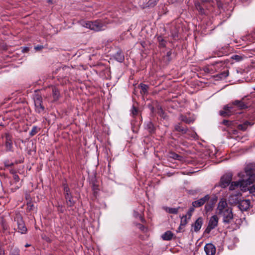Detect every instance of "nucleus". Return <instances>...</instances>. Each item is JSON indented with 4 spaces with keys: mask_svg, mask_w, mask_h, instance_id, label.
Masks as SVG:
<instances>
[{
    "mask_svg": "<svg viewBox=\"0 0 255 255\" xmlns=\"http://www.w3.org/2000/svg\"><path fill=\"white\" fill-rule=\"evenodd\" d=\"M210 198L209 195H206L200 199L192 202V205L193 207L198 208L203 206L206 202L208 201Z\"/></svg>",
    "mask_w": 255,
    "mask_h": 255,
    "instance_id": "9d476101",
    "label": "nucleus"
},
{
    "mask_svg": "<svg viewBox=\"0 0 255 255\" xmlns=\"http://www.w3.org/2000/svg\"><path fill=\"white\" fill-rule=\"evenodd\" d=\"M254 90H255V87L254 88Z\"/></svg>",
    "mask_w": 255,
    "mask_h": 255,
    "instance_id": "052dcab7",
    "label": "nucleus"
},
{
    "mask_svg": "<svg viewBox=\"0 0 255 255\" xmlns=\"http://www.w3.org/2000/svg\"><path fill=\"white\" fill-rule=\"evenodd\" d=\"M232 58L237 61H239L242 59V57L240 56L237 55H234Z\"/></svg>",
    "mask_w": 255,
    "mask_h": 255,
    "instance_id": "79ce46f5",
    "label": "nucleus"
},
{
    "mask_svg": "<svg viewBox=\"0 0 255 255\" xmlns=\"http://www.w3.org/2000/svg\"><path fill=\"white\" fill-rule=\"evenodd\" d=\"M173 234L170 231L165 232L161 236L162 239L164 241H170L172 239Z\"/></svg>",
    "mask_w": 255,
    "mask_h": 255,
    "instance_id": "f3484780",
    "label": "nucleus"
},
{
    "mask_svg": "<svg viewBox=\"0 0 255 255\" xmlns=\"http://www.w3.org/2000/svg\"><path fill=\"white\" fill-rule=\"evenodd\" d=\"M169 157L179 161L183 160V157L173 152L169 153Z\"/></svg>",
    "mask_w": 255,
    "mask_h": 255,
    "instance_id": "aec40b11",
    "label": "nucleus"
},
{
    "mask_svg": "<svg viewBox=\"0 0 255 255\" xmlns=\"http://www.w3.org/2000/svg\"><path fill=\"white\" fill-rule=\"evenodd\" d=\"M21 185L20 183H18L17 184H15V185H14V187H12L11 188V190L12 191L14 192L17 189H19L21 187Z\"/></svg>",
    "mask_w": 255,
    "mask_h": 255,
    "instance_id": "e433bc0d",
    "label": "nucleus"
},
{
    "mask_svg": "<svg viewBox=\"0 0 255 255\" xmlns=\"http://www.w3.org/2000/svg\"><path fill=\"white\" fill-rule=\"evenodd\" d=\"M249 191L250 193L253 195L255 196V184L250 188Z\"/></svg>",
    "mask_w": 255,
    "mask_h": 255,
    "instance_id": "ea45409f",
    "label": "nucleus"
},
{
    "mask_svg": "<svg viewBox=\"0 0 255 255\" xmlns=\"http://www.w3.org/2000/svg\"><path fill=\"white\" fill-rule=\"evenodd\" d=\"M13 220L17 224L16 231L21 234H26L27 230L23 220L22 215L18 212L15 213L13 217Z\"/></svg>",
    "mask_w": 255,
    "mask_h": 255,
    "instance_id": "7ed1b4c3",
    "label": "nucleus"
},
{
    "mask_svg": "<svg viewBox=\"0 0 255 255\" xmlns=\"http://www.w3.org/2000/svg\"><path fill=\"white\" fill-rule=\"evenodd\" d=\"M81 25L86 28H90L91 29V25H92V21H84L81 22Z\"/></svg>",
    "mask_w": 255,
    "mask_h": 255,
    "instance_id": "c85d7f7f",
    "label": "nucleus"
},
{
    "mask_svg": "<svg viewBox=\"0 0 255 255\" xmlns=\"http://www.w3.org/2000/svg\"><path fill=\"white\" fill-rule=\"evenodd\" d=\"M172 36L173 38H176L178 37V33L177 32L172 33Z\"/></svg>",
    "mask_w": 255,
    "mask_h": 255,
    "instance_id": "09e8293b",
    "label": "nucleus"
},
{
    "mask_svg": "<svg viewBox=\"0 0 255 255\" xmlns=\"http://www.w3.org/2000/svg\"><path fill=\"white\" fill-rule=\"evenodd\" d=\"M115 58L117 61L120 62H123L125 59L124 55L121 50L118 51L115 54Z\"/></svg>",
    "mask_w": 255,
    "mask_h": 255,
    "instance_id": "a211bd4d",
    "label": "nucleus"
},
{
    "mask_svg": "<svg viewBox=\"0 0 255 255\" xmlns=\"http://www.w3.org/2000/svg\"><path fill=\"white\" fill-rule=\"evenodd\" d=\"M232 174L229 173L224 175L221 178L220 186L222 188H226L230 183L232 180Z\"/></svg>",
    "mask_w": 255,
    "mask_h": 255,
    "instance_id": "0eeeda50",
    "label": "nucleus"
},
{
    "mask_svg": "<svg viewBox=\"0 0 255 255\" xmlns=\"http://www.w3.org/2000/svg\"><path fill=\"white\" fill-rule=\"evenodd\" d=\"M228 207V204L226 199L222 198L221 199L218 203L217 208V213L218 215H220L222 213H223L226 210L229 208Z\"/></svg>",
    "mask_w": 255,
    "mask_h": 255,
    "instance_id": "1a4fd4ad",
    "label": "nucleus"
},
{
    "mask_svg": "<svg viewBox=\"0 0 255 255\" xmlns=\"http://www.w3.org/2000/svg\"><path fill=\"white\" fill-rule=\"evenodd\" d=\"M92 25H91V30L98 31L105 29V25L103 23L99 20H96L92 21Z\"/></svg>",
    "mask_w": 255,
    "mask_h": 255,
    "instance_id": "f8f14e48",
    "label": "nucleus"
},
{
    "mask_svg": "<svg viewBox=\"0 0 255 255\" xmlns=\"http://www.w3.org/2000/svg\"><path fill=\"white\" fill-rule=\"evenodd\" d=\"M222 124L225 126H229L230 125V121L228 120H224L222 122Z\"/></svg>",
    "mask_w": 255,
    "mask_h": 255,
    "instance_id": "a18cd8bd",
    "label": "nucleus"
},
{
    "mask_svg": "<svg viewBox=\"0 0 255 255\" xmlns=\"http://www.w3.org/2000/svg\"><path fill=\"white\" fill-rule=\"evenodd\" d=\"M72 70L68 66H64L61 69H59L60 74L61 75L60 77L63 78H68L70 74L71 71Z\"/></svg>",
    "mask_w": 255,
    "mask_h": 255,
    "instance_id": "ddd939ff",
    "label": "nucleus"
},
{
    "mask_svg": "<svg viewBox=\"0 0 255 255\" xmlns=\"http://www.w3.org/2000/svg\"><path fill=\"white\" fill-rule=\"evenodd\" d=\"M157 40L160 47H165L166 46L167 42L161 36L157 37Z\"/></svg>",
    "mask_w": 255,
    "mask_h": 255,
    "instance_id": "a878e982",
    "label": "nucleus"
},
{
    "mask_svg": "<svg viewBox=\"0 0 255 255\" xmlns=\"http://www.w3.org/2000/svg\"><path fill=\"white\" fill-rule=\"evenodd\" d=\"M174 129L176 131L180 132L182 134H185L188 131L187 128L186 127L182 126L180 123L175 125Z\"/></svg>",
    "mask_w": 255,
    "mask_h": 255,
    "instance_id": "dca6fc26",
    "label": "nucleus"
},
{
    "mask_svg": "<svg viewBox=\"0 0 255 255\" xmlns=\"http://www.w3.org/2000/svg\"><path fill=\"white\" fill-rule=\"evenodd\" d=\"M188 219L187 216L185 215L182 217L181 218V225L183 226H185L187 223Z\"/></svg>",
    "mask_w": 255,
    "mask_h": 255,
    "instance_id": "f704fd0d",
    "label": "nucleus"
},
{
    "mask_svg": "<svg viewBox=\"0 0 255 255\" xmlns=\"http://www.w3.org/2000/svg\"><path fill=\"white\" fill-rule=\"evenodd\" d=\"M140 87L142 91V92H143L144 94L146 93L147 92V90L148 88V86L147 85L144 84H141L140 85Z\"/></svg>",
    "mask_w": 255,
    "mask_h": 255,
    "instance_id": "2f4dec72",
    "label": "nucleus"
},
{
    "mask_svg": "<svg viewBox=\"0 0 255 255\" xmlns=\"http://www.w3.org/2000/svg\"><path fill=\"white\" fill-rule=\"evenodd\" d=\"M194 208L195 207H193V206L192 207L190 208V209H189L188 212H187V214L186 215L187 216L188 219L189 220L190 219L191 217L192 216V213L194 211Z\"/></svg>",
    "mask_w": 255,
    "mask_h": 255,
    "instance_id": "c9c22d12",
    "label": "nucleus"
},
{
    "mask_svg": "<svg viewBox=\"0 0 255 255\" xmlns=\"http://www.w3.org/2000/svg\"><path fill=\"white\" fill-rule=\"evenodd\" d=\"M229 75V71H224L217 75L216 77L220 79H224Z\"/></svg>",
    "mask_w": 255,
    "mask_h": 255,
    "instance_id": "bb28decb",
    "label": "nucleus"
},
{
    "mask_svg": "<svg viewBox=\"0 0 255 255\" xmlns=\"http://www.w3.org/2000/svg\"><path fill=\"white\" fill-rule=\"evenodd\" d=\"M158 1V0H149L147 2L148 6L150 7L154 6L157 4Z\"/></svg>",
    "mask_w": 255,
    "mask_h": 255,
    "instance_id": "72a5a7b5",
    "label": "nucleus"
},
{
    "mask_svg": "<svg viewBox=\"0 0 255 255\" xmlns=\"http://www.w3.org/2000/svg\"><path fill=\"white\" fill-rule=\"evenodd\" d=\"M2 227L3 229V230H7V226L6 224H4V223H2Z\"/></svg>",
    "mask_w": 255,
    "mask_h": 255,
    "instance_id": "de8ad7c7",
    "label": "nucleus"
},
{
    "mask_svg": "<svg viewBox=\"0 0 255 255\" xmlns=\"http://www.w3.org/2000/svg\"><path fill=\"white\" fill-rule=\"evenodd\" d=\"M64 193L66 199H68L70 196H71L70 189L68 185L66 184H63Z\"/></svg>",
    "mask_w": 255,
    "mask_h": 255,
    "instance_id": "393cba45",
    "label": "nucleus"
},
{
    "mask_svg": "<svg viewBox=\"0 0 255 255\" xmlns=\"http://www.w3.org/2000/svg\"><path fill=\"white\" fill-rule=\"evenodd\" d=\"M219 215H221L223 217V222L224 223L229 224L233 219V214L232 213V209L229 208L226 210L223 213H222Z\"/></svg>",
    "mask_w": 255,
    "mask_h": 255,
    "instance_id": "423d86ee",
    "label": "nucleus"
},
{
    "mask_svg": "<svg viewBox=\"0 0 255 255\" xmlns=\"http://www.w3.org/2000/svg\"><path fill=\"white\" fill-rule=\"evenodd\" d=\"M248 106L243 101V100H235L231 103L225 106L223 110L220 111L219 114L223 117H228L235 114L237 109H245Z\"/></svg>",
    "mask_w": 255,
    "mask_h": 255,
    "instance_id": "f03ea898",
    "label": "nucleus"
},
{
    "mask_svg": "<svg viewBox=\"0 0 255 255\" xmlns=\"http://www.w3.org/2000/svg\"><path fill=\"white\" fill-rule=\"evenodd\" d=\"M178 209L179 208H169L168 212L169 213H171V214H177L178 211Z\"/></svg>",
    "mask_w": 255,
    "mask_h": 255,
    "instance_id": "58836bf2",
    "label": "nucleus"
},
{
    "mask_svg": "<svg viewBox=\"0 0 255 255\" xmlns=\"http://www.w3.org/2000/svg\"><path fill=\"white\" fill-rule=\"evenodd\" d=\"M30 245L28 244H26L25 245V247H30Z\"/></svg>",
    "mask_w": 255,
    "mask_h": 255,
    "instance_id": "6e6d98bb",
    "label": "nucleus"
},
{
    "mask_svg": "<svg viewBox=\"0 0 255 255\" xmlns=\"http://www.w3.org/2000/svg\"><path fill=\"white\" fill-rule=\"evenodd\" d=\"M215 201L216 200H214L207 203L205 206V210L206 212L211 211L213 209Z\"/></svg>",
    "mask_w": 255,
    "mask_h": 255,
    "instance_id": "b1692460",
    "label": "nucleus"
},
{
    "mask_svg": "<svg viewBox=\"0 0 255 255\" xmlns=\"http://www.w3.org/2000/svg\"><path fill=\"white\" fill-rule=\"evenodd\" d=\"M9 255H20L19 251L17 250H14L10 253Z\"/></svg>",
    "mask_w": 255,
    "mask_h": 255,
    "instance_id": "37998d69",
    "label": "nucleus"
},
{
    "mask_svg": "<svg viewBox=\"0 0 255 255\" xmlns=\"http://www.w3.org/2000/svg\"><path fill=\"white\" fill-rule=\"evenodd\" d=\"M5 137V146L6 151H12L13 150V143L12 138V137L8 133H6L4 134Z\"/></svg>",
    "mask_w": 255,
    "mask_h": 255,
    "instance_id": "6e6552de",
    "label": "nucleus"
},
{
    "mask_svg": "<svg viewBox=\"0 0 255 255\" xmlns=\"http://www.w3.org/2000/svg\"><path fill=\"white\" fill-rule=\"evenodd\" d=\"M13 179L14 180V181L11 183V186H13L14 185V184H17V183H19V176L17 174H14V175H13Z\"/></svg>",
    "mask_w": 255,
    "mask_h": 255,
    "instance_id": "7c9ffc66",
    "label": "nucleus"
},
{
    "mask_svg": "<svg viewBox=\"0 0 255 255\" xmlns=\"http://www.w3.org/2000/svg\"><path fill=\"white\" fill-rule=\"evenodd\" d=\"M52 96L54 101L59 99L60 94L59 90L55 87H52Z\"/></svg>",
    "mask_w": 255,
    "mask_h": 255,
    "instance_id": "5701e85b",
    "label": "nucleus"
},
{
    "mask_svg": "<svg viewBox=\"0 0 255 255\" xmlns=\"http://www.w3.org/2000/svg\"><path fill=\"white\" fill-rule=\"evenodd\" d=\"M146 129L150 133H154L155 130V128L151 121H148L146 124Z\"/></svg>",
    "mask_w": 255,
    "mask_h": 255,
    "instance_id": "412c9836",
    "label": "nucleus"
},
{
    "mask_svg": "<svg viewBox=\"0 0 255 255\" xmlns=\"http://www.w3.org/2000/svg\"><path fill=\"white\" fill-rule=\"evenodd\" d=\"M196 135H197L196 133L194 132L192 133L191 136L195 138Z\"/></svg>",
    "mask_w": 255,
    "mask_h": 255,
    "instance_id": "864d4df0",
    "label": "nucleus"
},
{
    "mask_svg": "<svg viewBox=\"0 0 255 255\" xmlns=\"http://www.w3.org/2000/svg\"><path fill=\"white\" fill-rule=\"evenodd\" d=\"M171 55V51H169L167 53V56L168 57H170Z\"/></svg>",
    "mask_w": 255,
    "mask_h": 255,
    "instance_id": "5fc2aeb1",
    "label": "nucleus"
},
{
    "mask_svg": "<svg viewBox=\"0 0 255 255\" xmlns=\"http://www.w3.org/2000/svg\"><path fill=\"white\" fill-rule=\"evenodd\" d=\"M253 124L249 121H246L242 124L238 126V128L240 130L245 131L247 129L249 126H252Z\"/></svg>",
    "mask_w": 255,
    "mask_h": 255,
    "instance_id": "4be33fe9",
    "label": "nucleus"
},
{
    "mask_svg": "<svg viewBox=\"0 0 255 255\" xmlns=\"http://www.w3.org/2000/svg\"><path fill=\"white\" fill-rule=\"evenodd\" d=\"M35 111L39 114L44 113L45 111L43 105L42 98L40 96L36 95L34 98Z\"/></svg>",
    "mask_w": 255,
    "mask_h": 255,
    "instance_id": "20e7f679",
    "label": "nucleus"
},
{
    "mask_svg": "<svg viewBox=\"0 0 255 255\" xmlns=\"http://www.w3.org/2000/svg\"><path fill=\"white\" fill-rule=\"evenodd\" d=\"M40 130L37 126H33L29 133L31 136H33L35 135Z\"/></svg>",
    "mask_w": 255,
    "mask_h": 255,
    "instance_id": "cd10ccee",
    "label": "nucleus"
},
{
    "mask_svg": "<svg viewBox=\"0 0 255 255\" xmlns=\"http://www.w3.org/2000/svg\"><path fill=\"white\" fill-rule=\"evenodd\" d=\"M251 206V202L249 199L241 200L238 203V207L241 211H247Z\"/></svg>",
    "mask_w": 255,
    "mask_h": 255,
    "instance_id": "9b49d317",
    "label": "nucleus"
},
{
    "mask_svg": "<svg viewBox=\"0 0 255 255\" xmlns=\"http://www.w3.org/2000/svg\"><path fill=\"white\" fill-rule=\"evenodd\" d=\"M245 173H240L238 176L242 179L238 181L232 182L229 187L230 190H234L240 187H244L255 181V164L251 163L245 168Z\"/></svg>",
    "mask_w": 255,
    "mask_h": 255,
    "instance_id": "f257e3e1",
    "label": "nucleus"
},
{
    "mask_svg": "<svg viewBox=\"0 0 255 255\" xmlns=\"http://www.w3.org/2000/svg\"><path fill=\"white\" fill-rule=\"evenodd\" d=\"M203 223V219L201 217L198 218L196 221L195 222L194 224L192 225V227L195 232H198Z\"/></svg>",
    "mask_w": 255,
    "mask_h": 255,
    "instance_id": "2eb2a0df",
    "label": "nucleus"
},
{
    "mask_svg": "<svg viewBox=\"0 0 255 255\" xmlns=\"http://www.w3.org/2000/svg\"><path fill=\"white\" fill-rule=\"evenodd\" d=\"M180 120L186 124H189L194 121V119L191 117H188L186 116L181 115L180 116Z\"/></svg>",
    "mask_w": 255,
    "mask_h": 255,
    "instance_id": "6ab92c4d",
    "label": "nucleus"
},
{
    "mask_svg": "<svg viewBox=\"0 0 255 255\" xmlns=\"http://www.w3.org/2000/svg\"><path fill=\"white\" fill-rule=\"evenodd\" d=\"M136 226L137 227V228L140 230L143 233H146L148 231V229L147 228H146V227H145L144 226H143V225L142 224H136Z\"/></svg>",
    "mask_w": 255,
    "mask_h": 255,
    "instance_id": "c756f323",
    "label": "nucleus"
},
{
    "mask_svg": "<svg viewBox=\"0 0 255 255\" xmlns=\"http://www.w3.org/2000/svg\"><path fill=\"white\" fill-rule=\"evenodd\" d=\"M9 172L13 174V175H14V174H16V172L13 169H9Z\"/></svg>",
    "mask_w": 255,
    "mask_h": 255,
    "instance_id": "3c124183",
    "label": "nucleus"
},
{
    "mask_svg": "<svg viewBox=\"0 0 255 255\" xmlns=\"http://www.w3.org/2000/svg\"><path fill=\"white\" fill-rule=\"evenodd\" d=\"M131 114L133 116H135L138 114V110L134 106L132 107L131 109Z\"/></svg>",
    "mask_w": 255,
    "mask_h": 255,
    "instance_id": "a19ab883",
    "label": "nucleus"
},
{
    "mask_svg": "<svg viewBox=\"0 0 255 255\" xmlns=\"http://www.w3.org/2000/svg\"><path fill=\"white\" fill-rule=\"evenodd\" d=\"M32 207V205H31V207H29V210L31 209Z\"/></svg>",
    "mask_w": 255,
    "mask_h": 255,
    "instance_id": "13d9d810",
    "label": "nucleus"
},
{
    "mask_svg": "<svg viewBox=\"0 0 255 255\" xmlns=\"http://www.w3.org/2000/svg\"><path fill=\"white\" fill-rule=\"evenodd\" d=\"M13 165V163H8L7 162H5L4 163L5 167H7V168L12 166Z\"/></svg>",
    "mask_w": 255,
    "mask_h": 255,
    "instance_id": "49530a36",
    "label": "nucleus"
},
{
    "mask_svg": "<svg viewBox=\"0 0 255 255\" xmlns=\"http://www.w3.org/2000/svg\"><path fill=\"white\" fill-rule=\"evenodd\" d=\"M197 9L201 13L203 14L204 13V9L203 7H202L200 4H197L196 5Z\"/></svg>",
    "mask_w": 255,
    "mask_h": 255,
    "instance_id": "4c0bfd02",
    "label": "nucleus"
},
{
    "mask_svg": "<svg viewBox=\"0 0 255 255\" xmlns=\"http://www.w3.org/2000/svg\"><path fill=\"white\" fill-rule=\"evenodd\" d=\"M139 219L141 222H142V223L145 222V219L141 215H139Z\"/></svg>",
    "mask_w": 255,
    "mask_h": 255,
    "instance_id": "8fccbe9b",
    "label": "nucleus"
},
{
    "mask_svg": "<svg viewBox=\"0 0 255 255\" xmlns=\"http://www.w3.org/2000/svg\"><path fill=\"white\" fill-rule=\"evenodd\" d=\"M43 48V46L42 45H38L34 47V49L36 51L41 50Z\"/></svg>",
    "mask_w": 255,
    "mask_h": 255,
    "instance_id": "c03bdc74",
    "label": "nucleus"
},
{
    "mask_svg": "<svg viewBox=\"0 0 255 255\" xmlns=\"http://www.w3.org/2000/svg\"><path fill=\"white\" fill-rule=\"evenodd\" d=\"M66 200L67 204L68 206L71 207L74 204V202L72 200V196H70L68 199Z\"/></svg>",
    "mask_w": 255,
    "mask_h": 255,
    "instance_id": "473e14b6",
    "label": "nucleus"
},
{
    "mask_svg": "<svg viewBox=\"0 0 255 255\" xmlns=\"http://www.w3.org/2000/svg\"><path fill=\"white\" fill-rule=\"evenodd\" d=\"M134 216H135V217H136V218H137L138 216H139V215H139L137 212H134Z\"/></svg>",
    "mask_w": 255,
    "mask_h": 255,
    "instance_id": "603ef678",
    "label": "nucleus"
},
{
    "mask_svg": "<svg viewBox=\"0 0 255 255\" xmlns=\"http://www.w3.org/2000/svg\"><path fill=\"white\" fill-rule=\"evenodd\" d=\"M204 250L206 255H215L216 248L212 244H207L204 247Z\"/></svg>",
    "mask_w": 255,
    "mask_h": 255,
    "instance_id": "4468645a",
    "label": "nucleus"
},
{
    "mask_svg": "<svg viewBox=\"0 0 255 255\" xmlns=\"http://www.w3.org/2000/svg\"><path fill=\"white\" fill-rule=\"evenodd\" d=\"M219 218L217 215H214L210 218L208 225L206 228L205 232L209 234L212 230L215 229L218 225Z\"/></svg>",
    "mask_w": 255,
    "mask_h": 255,
    "instance_id": "39448f33",
    "label": "nucleus"
},
{
    "mask_svg": "<svg viewBox=\"0 0 255 255\" xmlns=\"http://www.w3.org/2000/svg\"><path fill=\"white\" fill-rule=\"evenodd\" d=\"M160 110H161V112L162 113L163 112V110L161 109V108H160Z\"/></svg>",
    "mask_w": 255,
    "mask_h": 255,
    "instance_id": "bf43d9fd",
    "label": "nucleus"
},
{
    "mask_svg": "<svg viewBox=\"0 0 255 255\" xmlns=\"http://www.w3.org/2000/svg\"><path fill=\"white\" fill-rule=\"evenodd\" d=\"M32 207V205H31V207H29V210L31 209Z\"/></svg>",
    "mask_w": 255,
    "mask_h": 255,
    "instance_id": "4d7b16f0",
    "label": "nucleus"
}]
</instances>
